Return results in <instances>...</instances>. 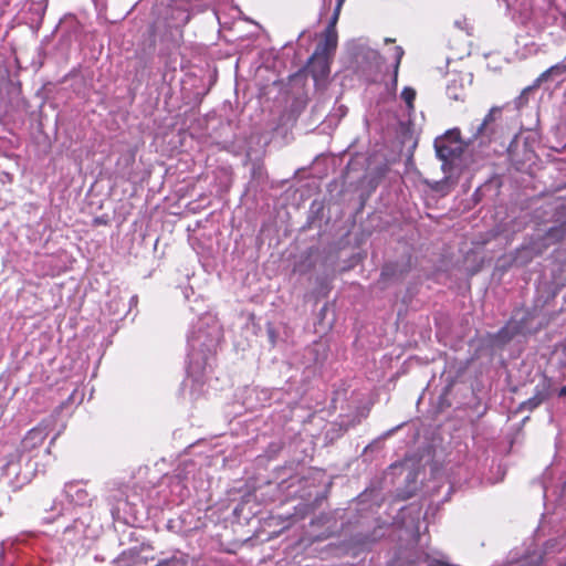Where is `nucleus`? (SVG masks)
Returning a JSON list of instances; mask_svg holds the SVG:
<instances>
[{
    "mask_svg": "<svg viewBox=\"0 0 566 566\" xmlns=\"http://www.w3.org/2000/svg\"><path fill=\"white\" fill-rule=\"evenodd\" d=\"M444 185H446V182H436V185L432 188L436 191H442Z\"/></svg>",
    "mask_w": 566,
    "mask_h": 566,
    "instance_id": "aec40b11",
    "label": "nucleus"
},
{
    "mask_svg": "<svg viewBox=\"0 0 566 566\" xmlns=\"http://www.w3.org/2000/svg\"><path fill=\"white\" fill-rule=\"evenodd\" d=\"M149 33H150V36H153V38H155L157 35V22L153 23L149 27Z\"/></svg>",
    "mask_w": 566,
    "mask_h": 566,
    "instance_id": "a211bd4d",
    "label": "nucleus"
},
{
    "mask_svg": "<svg viewBox=\"0 0 566 566\" xmlns=\"http://www.w3.org/2000/svg\"><path fill=\"white\" fill-rule=\"evenodd\" d=\"M538 406H539L538 400H536L532 396L530 399H527L526 401L522 402L521 409H525V410L532 411V410L536 409Z\"/></svg>",
    "mask_w": 566,
    "mask_h": 566,
    "instance_id": "4468645a",
    "label": "nucleus"
},
{
    "mask_svg": "<svg viewBox=\"0 0 566 566\" xmlns=\"http://www.w3.org/2000/svg\"><path fill=\"white\" fill-rule=\"evenodd\" d=\"M52 510L53 511H57L59 514L62 512L63 510V504L62 503H57V502H54L53 506H52Z\"/></svg>",
    "mask_w": 566,
    "mask_h": 566,
    "instance_id": "6ab92c4d",
    "label": "nucleus"
},
{
    "mask_svg": "<svg viewBox=\"0 0 566 566\" xmlns=\"http://www.w3.org/2000/svg\"><path fill=\"white\" fill-rule=\"evenodd\" d=\"M345 0H337V3H336V7H335V10H334V14L335 17H339V13H340V9L344 4Z\"/></svg>",
    "mask_w": 566,
    "mask_h": 566,
    "instance_id": "dca6fc26",
    "label": "nucleus"
},
{
    "mask_svg": "<svg viewBox=\"0 0 566 566\" xmlns=\"http://www.w3.org/2000/svg\"><path fill=\"white\" fill-rule=\"evenodd\" d=\"M33 462H19L17 455H11V459L3 465V475L8 478L11 484H15L17 489L28 483L35 471Z\"/></svg>",
    "mask_w": 566,
    "mask_h": 566,
    "instance_id": "7ed1b4c3",
    "label": "nucleus"
},
{
    "mask_svg": "<svg viewBox=\"0 0 566 566\" xmlns=\"http://www.w3.org/2000/svg\"><path fill=\"white\" fill-rule=\"evenodd\" d=\"M447 92L450 98L458 101L460 97L457 93L452 91V85H448Z\"/></svg>",
    "mask_w": 566,
    "mask_h": 566,
    "instance_id": "f3484780",
    "label": "nucleus"
},
{
    "mask_svg": "<svg viewBox=\"0 0 566 566\" xmlns=\"http://www.w3.org/2000/svg\"><path fill=\"white\" fill-rule=\"evenodd\" d=\"M49 434L48 427L39 424L38 427L29 430L21 441L23 451H32L40 447Z\"/></svg>",
    "mask_w": 566,
    "mask_h": 566,
    "instance_id": "20e7f679",
    "label": "nucleus"
},
{
    "mask_svg": "<svg viewBox=\"0 0 566 566\" xmlns=\"http://www.w3.org/2000/svg\"><path fill=\"white\" fill-rule=\"evenodd\" d=\"M395 272L392 270V266L391 265H386L382 271H381V276L384 277H388V276H391L394 275Z\"/></svg>",
    "mask_w": 566,
    "mask_h": 566,
    "instance_id": "2eb2a0df",
    "label": "nucleus"
},
{
    "mask_svg": "<svg viewBox=\"0 0 566 566\" xmlns=\"http://www.w3.org/2000/svg\"><path fill=\"white\" fill-rule=\"evenodd\" d=\"M468 146V142L462 140L460 130L457 128L448 130L434 140L437 156L443 163V171L451 169L452 164L461 158Z\"/></svg>",
    "mask_w": 566,
    "mask_h": 566,
    "instance_id": "f03ea898",
    "label": "nucleus"
},
{
    "mask_svg": "<svg viewBox=\"0 0 566 566\" xmlns=\"http://www.w3.org/2000/svg\"><path fill=\"white\" fill-rule=\"evenodd\" d=\"M417 92L413 87L405 86L401 91V98L405 101L409 111L415 109Z\"/></svg>",
    "mask_w": 566,
    "mask_h": 566,
    "instance_id": "1a4fd4ad",
    "label": "nucleus"
},
{
    "mask_svg": "<svg viewBox=\"0 0 566 566\" xmlns=\"http://www.w3.org/2000/svg\"><path fill=\"white\" fill-rule=\"evenodd\" d=\"M533 397L542 405L549 397V384L545 380L542 385H537Z\"/></svg>",
    "mask_w": 566,
    "mask_h": 566,
    "instance_id": "9d476101",
    "label": "nucleus"
},
{
    "mask_svg": "<svg viewBox=\"0 0 566 566\" xmlns=\"http://www.w3.org/2000/svg\"><path fill=\"white\" fill-rule=\"evenodd\" d=\"M337 21H338V18L335 17V14H333L328 25H333V28L335 29V25H336Z\"/></svg>",
    "mask_w": 566,
    "mask_h": 566,
    "instance_id": "412c9836",
    "label": "nucleus"
},
{
    "mask_svg": "<svg viewBox=\"0 0 566 566\" xmlns=\"http://www.w3.org/2000/svg\"><path fill=\"white\" fill-rule=\"evenodd\" d=\"M3 556V548L0 549V558Z\"/></svg>",
    "mask_w": 566,
    "mask_h": 566,
    "instance_id": "b1692460",
    "label": "nucleus"
},
{
    "mask_svg": "<svg viewBox=\"0 0 566 566\" xmlns=\"http://www.w3.org/2000/svg\"><path fill=\"white\" fill-rule=\"evenodd\" d=\"M502 135V107L493 106L469 138L468 145H471L473 149L478 148L483 151L492 143L497 142Z\"/></svg>",
    "mask_w": 566,
    "mask_h": 566,
    "instance_id": "f257e3e1",
    "label": "nucleus"
},
{
    "mask_svg": "<svg viewBox=\"0 0 566 566\" xmlns=\"http://www.w3.org/2000/svg\"><path fill=\"white\" fill-rule=\"evenodd\" d=\"M558 396L559 397H565L566 396V386L562 387L558 391Z\"/></svg>",
    "mask_w": 566,
    "mask_h": 566,
    "instance_id": "4be33fe9",
    "label": "nucleus"
},
{
    "mask_svg": "<svg viewBox=\"0 0 566 566\" xmlns=\"http://www.w3.org/2000/svg\"><path fill=\"white\" fill-rule=\"evenodd\" d=\"M533 397L542 405L549 397V384L545 380L542 385H537Z\"/></svg>",
    "mask_w": 566,
    "mask_h": 566,
    "instance_id": "9b49d317",
    "label": "nucleus"
},
{
    "mask_svg": "<svg viewBox=\"0 0 566 566\" xmlns=\"http://www.w3.org/2000/svg\"><path fill=\"white\" fill-rule=\"evenodd\" d=\"M565 73L566 63H557L542 72L535 80L542 86V84L554 81L555 78L563 76Z\"/></svg>",
    "mask_w": 566,
    "mask_h": 566,
    "instance_id": "423d86ee",
    "label": "nucleus"
},
{
    "mask_svg": "<svg viewBox=\"0 0 566 566\" xmlns=\"http://www.w3.org/2000/svg\"><path fill=\"white\" fill-rule=\"evenodd\" d=\"M397 50H398V54H397V60H396V64H395V67H394L392 81H391V84H390V91L394 94L397 91L399 65H400L401 56L403 54V51L401 50V48H398Z\"/></svg>",
    "mask_w": 566,
    "mask_h": 566,
    "instance_id": "f8f14e48",
    "label": "nucleus"
},
{
    "mask_svg": "<svg viewBox=\"0 0 566 566\" xmlns=\"http://www.w3.org/2000/svg\"><path fill=\"white\" fill-rule=\"evenodd\" d=\"M565 60H566V56H565Z\"/></svg>",
    "mask_w": 566,
    "mask_h": 566,
    "instance_id": "393cba45",
    "label": "nucleus"
},
{
    "mask_svg": "<svg viewBox=\"0 0 566 566\" xmlns=\"http://www.w3.org/2000/svg\"><path fill=\"white\" fill-rule=\"evenodd\" d=\"M308 67L315 81L325 80L331 72L327 57L325 54H318L317 52L311 57Z\"/></svg>",
    "mask_w": 566,
    "mask_h": 566,
    "instance_id": "39448f33",
    "label": "nucleus"
},
{
    "mask_svg": "<svg viewBox=\"0 0 566 566\" xmlns=\"http://www.w3.org/2000/svg\"><path fill=\"white\" fill-rule=\"evenodd\" d=\"M539 87L541 85L537 83L536 80H534L531 85L524 87L520 95L514 99L515 107L522 108L526 106L528 103L530 94Z\"/></svg>",
    "mask_w": 566,
    "mask_h": 566,
    "instance_id": "6e6552de",
    "label": "nucleus"
},
{
    "mask_svg": "<svg viewBox=\"0 0 566 566\" xmlns=\"http://www.w3.org/2000/svg\"><path fill=\"white\" fill-rule=\"evenodd\" d=\"M45 521H46L48 523H52V522L54 521V518L45 517Z\"/></svg>",
    "mask_w": 566,
    "mask_h": 566,
    "instance_id": "5701e85b",
    "label": "nucleus"
},
{
    "mask_svg": "<svg viewBox=\"0 0 566 566\" xmlns=\"http://www.w3.org/2000/svg\"><path fill=\"white\" fill-rule=\"evenodd\" d=\"M174 13H177L178 15H181V19H180V23L177 24V25H174V29L176 32H178V34L181 36L182 34V27L186 25L189 21V14L182 10H179V9H176V10H172V14ZM170 29H172V27L168 25Z\"/></svg>",
    "mask_w": 566,
    "mask_h": 566,
    "instance_id": "ddd939ff",
    "label": "nucleus"
},
{
    "mask_svg": "<svg viewBox=\"0 0 566 566\" xmlns=\"http://www.w3.org/2000/svg\"><path fill=\"white\" fill-rule=\"evenodd\" d=\"M337 46V32L333 25H327L324 32L323 54L331 53L336 50Z\"/></svg>",
    "mask_w": 566,
    "mask_h": 566,
    "instance_id": "0eeeda50",
    "label": "nucleus"
}]
</instances>
